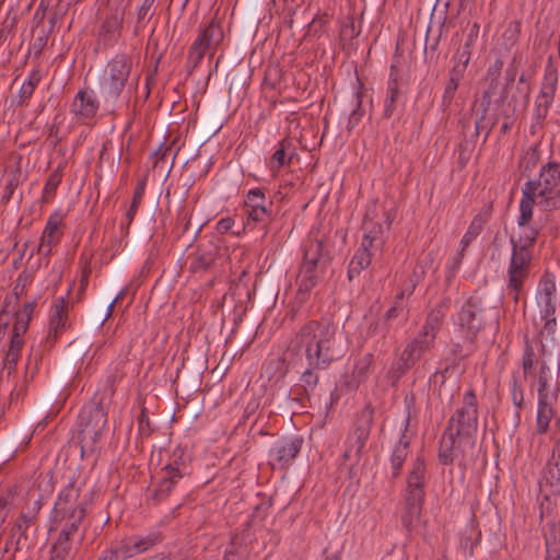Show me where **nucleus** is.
I'll return each mask as SVG.
<instances>
[{
	"instance_id": "f257e3e1",
	"label": "nucleus",
	"mask_w": 560,
	"mask_h": 560,
	"mask_svg": "<svg viewBox=\"0 0 560 560\" xmlns=\"http://www.w3.org/2000/svg\"><path fill=\"white\" fill-rule=\"evenodd\" d=\"M288 351L304 352L308 366L301 374L298 386L304 394L311 395L319 382L317 371L326 370L341 359L347 347L334 323L329 319H311L299 328Z\"/></svg>"
},
{
	"instance_id": "f03ea898",
	"label": "nucleus",
	"mask_w": 560,
	"mask_h": 560,
	"mask_svg": "<svg viewBox=\"0 0 560 560\" xmlns=\"http://www.w3.org/2000/svg\"><path fill=\"white\" fill-rule=\"evenodd\" d=\"M427 464L422 456L411 460L401 492L400 522L404 529L411 533L420 523L427 487Z\"/></svg>"
},
{
	"instance_id": "7ed1b4c3",
	"label": "nucleus",
	"mask_w": 560,
	"mask_h": 560,
	"mask_svg": "<svg viewBox=\"0 0 560 560\" xmlns=\"http://www.w3.org/2000/svg\"><path fill=\"white\" fill-rule=\"evenodd\" d=\"M385 224L364 219L362 241L348 265V280L353 281L373 260L381 259L394 215L385 213Z\"/></svg>"
},
{
	"instance_id": "20e7f679",
	"label": "nucleus",
	"mask_w": 560,
	"mask_h": 560,
	"mask_svg": "<svg viewBox=\"0 0 560 560\" xmlns=\"http://www.w3.org/2000/svg\"><path fill=\"white\" fill-rule=\"evenodd\" d=\"M483 312L481 299L470 296L453 316V324L462 339L452 343L455 357L466 358L475 351L477 335L485 328Z\"/></svg>"
},
{
	"instance_id": "39448f33",
	"label": "nucleus",
	"mask_w": 560,
	"mask_h": 560,
	"mask_svg": "<svg viewBox=\"0 0 560 560\" xmlns=\"http://www.w3.org/2000/svg\"><path fill=\"white\" fill-rule=\"evenodd\" d=\"M560 183V163L550 161L541 166L537 179H528L522 188L521 208L522 221L530 214V205L536 199L550 195Z\"/></svg>"
},
{
	"instance_id": "423d86ee",
	"label": "nucleus",
	"mask_w": 560,
	"mask_h": 560,
	"mask_svg": "<svg viewBox=\"0 0 560 560\" xmlns=\"http://www.w3.org/2000/svg\"><path fill=\"white\" fill-rule=\"evenodd\" d=\"M446 428L465 441L469 450L474 448L478 430V402L472 389L465 393L463 406L451 416Z\"/></svg>"
},
{
	"instance_id": "0eeeda50",
	"label": "nucleus",
	"mask_w": 560,
	"mask_h": 560,
	"mask_svg": "<svg viewBox=\"0 0 560 560\" xmlns=\"http://www.w3.org/2000/svg\"><path fill=\"white\" fill-rule=\"evenodd\" d=\"M132 59L126 54L115 55L106 65L101 78V90L106 101L116 102L128 84Z\"/></svg>"
},
{
	"instance_id": "6e6552de",
	"label": "nucleus",
	"mask_w": 560,
	"mask_h": 560,
	"mask_svg": "<svg viewBox=\"0 0 560 560\" xmlns=\"http://www.w3.org/2000/svg\"><path fill=\"white\" fill-rule=\"evenodd\" d=\"M106 423V412L100 404L89 405L81 409L78 419V433L82 455L94 451Z\"/></svg>"
},
{
	"instance_id": "1a4fd4ad",
	"label": "nucleus",
	"mask_w": 560,
	"mask_h": 560,
	"mask_svg": "<svg viewBox=\"0 0 560 560\" xmlns=\"http://www.w3.org/2000/svg\"><path fill=\"white\" fill-rule=\"evenodd\" d=\"M512 255L506 270V289L512 293L513 301L518 303L523 294L524 284L529 277L533 253L530 248L515 244L511 236Z\"/></svg>"
},
{
	"instance_id": "9d476101",
	"label": "nucleus",
	"mask_w": 560,
	"mask_h": 560,
	"mask_svg": "<svg viewBox=\"0 0 560 560\" xmlns=\"http://www.w3.org/2000/svg\"><path fill=\"white\" fill-rule=\"evenodd\" d=\"M445 316L446 305L444 303L436 304L427 314L419 332L410 339L419 345L420 348L430 351L435 345V339L444 324Z\"/></svg>"
},
{
	"instance_id": "9b49d317",
	"label": "nucleus",
	"mask_w": 560,
	"mask_h": 560,
	"mask_svg": "<svg viewBox=\"0 0 560 560\" xmlns=\"http://www.w3.org/2000/svg\"><path fill=\"white\" fill-rule=\"evenodd\" d=\"M558 85V72L553 67H547L541 82L540 91L535 98L534 119L537 124H542L548 116L549 109L553 103Z\"/></svg>"
},
{
	"instance_id": "f8f14e48",
	"label": "nucleus",
	"mask_w": 560,
	"mask_h": 560,
	"mask_svg": "<svg viewBox=\"0 0 560 560\" xmlns=\"http://www.w3.org/2000/svg\"><path fill=\"white\" fill-rule=\"evenodd\" d=\"M374 419V409L369 405L365 406L358 415L353 429L350 432L347 444L354 447V456L358 462L364 451L365 444L370 438L372 424Z\"/></svg>"
},
{
	"instance_id": "ddd939ff",
	"label": "nucleus",
	"mask_w": 560,
	"mask_h": 560,
	"mask_svg": "<svg viewBox=\"0 0 560 560\" xmlns=\"http://www.w3.org/2000/svg\"><path fill=\"white\" fill-rule=\"evenodd\" d=\"M125 19V8L115 5L109 8V13L101 24L97 32V42L104 47H113L119 39Z\"/></svg>"
},
{
	"instance_id": "4468645a",
	"label": "nucleus",
	"mask_w": 560,
	"mask_h": 560,
	"mask_svg": "<svg viewBox=\"0 0 560 560\" xmlns=\"http://www.w3.org/2000/svg\"><path fill=\"white\" fill-rule=\"evenodd\" d=\"M302 438L285 439L276 443L269 451L270 465L272 468H285L300 453Z\"/></svg>"
},
{
	"instance_id": "2eb2a0df",
	"label": "nucleus",
	"mask_w": 560,
	"mask_h": 560,
	"mask_svg": "<svg viewBox=\"0 0 560 560\" xmlns=\"http://www.w3.org/2000/svg\"><path fill=\"white\" fill-rule=\"evenodd\" d=\"M425 352L427 350L420 348V346L415 341L407 339L401 354L393 363L389 370V375L393 382H397L401 376H404Z\"/></svg>"
},
{
	"instance_id": "dca6fc26",
	"label": "nucleus",
	"mask_w": 560,
	"mask_h": 560,
	"mask_svg": "<svg viewBox=\"0 0 560 560\" xmlns=\"http://www.w3.org/2000/svg\"><path fill=\"white\" fill-rule=\"evenodd\" d=\"M163 471H165V476L161 479L158 487L151 492L148 498L149 503L159 504L165 501L178 480L185 476L184 466H165Z\"/></svg>"
},
{
	"instance_id": "f3484780",
	"label": "nucleus",
	"mask_w": 560,
	"mask_h": 560,
	"mask_svg": "<svg viewBox=\"0 0 560 560\" xmlns=\"http://www.w3.org/2000/svg\"><path fill=\"white\" fill-rule=\"evenodd\" d=\"M469 450L468 445H465V441L458 439V435L454 431H450L445 428L439 447V460L443 465L452 464L455 458Z\"/></svg>"
},
{
	"instance_id": "a211bd4d",
	"label": "nucleus",
	"mask_w": 560,
	"mask_h": 560,
	"mask_svg": "<svg viewBox=\"0 0 560 560\" xmlns=\"http://www.w3.org/2000/svg\"><path fill=\"white\" fill-rule=\"evenodd\" d=\"M325 272V268H319L317 266H312V264L302 261L296 277L298 298L301 302H304L307 299L308 293L317 285Z\"/></svg>"
},
{
	"instance_id": "6ab92c4d",
	"label": "nucleus",
	"mask_w": 560,
	"mask_h": 560,
	"mask_svg": "<svg viewBox=\"0 0 560 560\" xmlns=\"http://www.w3.org/2000/svg\"><path fill=\"white\" fill-rule=\"evenodd\" d=\"M69 303L65 298H58L54 302L50 311L49 331L46 342L51 347L59 335L67 327Z\"/></svg>"
},
{
	"instance_id": "aec40b11",
	"label": "nucleus",
	"mask_w": 560,
	"mask_h": 560,
	"mask_svg": "<svg viewBox=\"0 0 560 560\" xmlns=\"http://www.w3.org/2000/svg\"><path fill=\"white\" fill-rule=\"evenodd\" d=\"M71 113L78 121L93 119L98 110V101L93 91L80 90L71 103Z\"/></svg>"
},
{
	"instance_id": "412c9836",
	"label": "nucleus",
	"mask_w": 560,
	"mask_h": 560,
	"mask_svg": "<svg viewBox=\"0 0 560 560\" xmlns=\"http://www.w3.org/2000/svg\"><path fill=\"white\" fill-rule=\"evenodd\" d=\"M302 249L304 262L327 269L331 261V256L323 240L308 237L304 241Z\"/></svg>"
},
{
	"instance_id": "4be33fe9",
	"label": "nucleus",
	"mask_w": 560,
	"mask_h": 560,
	"mask_svg": "<svg viewBox=\"0 0 560 560\" xmlns=\"http://www.w3.org/2000/svg\"><path fill=\"white\" fill-rule=\"evenodd\" d=\"M410 423L409 415L404 421L402 433L399 441L395 444L389 457L392 479L395 480L401 472L402 466L409 454L410 438L407 435L408 427Z\"/></svg>"
},
{
	"instance_id": "5701e85b",
	"label": "nucleus",
	"mask_w": 560,
	"mask_h": 560,
	"mask_svg": "<svg viewBox=\"0 0 560 560\" xmlns=\"http://www.w3.org/2000/svg\"><path fill=\"white\" fill-rule=\"evenodd\" d=\"M492 214V205H486L476 214L470 222L466 233L460 240V254L457 260V265L460 264V259L464 255V252L469 246V244L482 232L485 224L489 221Z\"/></svg>"
},
{
	"instance_id": "b1692460",
	"label": "nucleus",
	"mask_w": 560,
	"mask_h": 560,
	"mask_svg": "<svg viewBox=\"0 0 560 560\" xmlns=\"http://www.w3.org/2000/svg\"><path fill=\"white\" fill-rule=\"evenodd\" d=\"M219 255V247L208 242L198 246L197 250L191 256L189 270L191 272H201L208 270L215 261Z\"/></svg>"
},
{
	"instance_id": "393cba45",
	"label": "nucleus",
	"mask_w": 560,
	"mask_h": 560,
	"mask_svg": "<svg viewBox=\"0 0 560 560\" xmlns=\"http://www.w3.org/2000/svg\"><path fill=\"white\" fill-rule=\"evenodd\" d=\"M536 300L540 310L548 311V308H556V281L552 273L546 271L541 276L537 288Z\"/></svg>"
},
{
	"instance_id": "a878e982",
	"label": "nucleus",
	"mask_w": 560,
	"mask_h": 560,
	"mask_svg": "<svg viewBox=\"0 0 560 560\" xmlns=\"http://www.w3.org/2000/svg\"><path fill=\"white\" fill-rule=\"evenodd\" d=\"M534 206L535 205H530V214L528 218H526L525 221H522L523 212H522V208L520 207V215L517 217V225L521 229V232H520L518 238L517 240L515 238L516 245L525 246L530 249H533V247L536 243L537 236L539 234V231H540V226L536 222L530 224V222L533 220Z\"/></svg>"
},
{
	"instance_id": "bb28decb",
	"label": "nucleus",
	"mask_w": 560,
	"mask_h": 560,
	"mask_svg": "<svg viewBox=\"0 0 560 560\" xmlns=\"http://www.w3.org/2000/svg\"><path fill=\"white\" fill-rule=\"evenodd\" d=\"M33 523V517L22 514L11 528L10 536L5 542L4 552L9 551V546L14 545V551L10 559H13L15 552L23 547V540H26V530Z\"/></svg>"
},
{
	"instance_id": "cd10ccee",
	"label": "nucleus",
	"mask_w": 560,
	"mask_h": 560,
	"mask_svg": "<svg viewBox=\"0 0 560 560\" xmlns=\"http://www.w3.org/2000/svg\"><path fill=\"white\" fill-rule=\"evenodd\" d=\"M79 499V489L74 487L73 483H69L65 487L59 495L58 500L55 503V511L61 516H66L71 510L77 508H84L83 503L78 502Z\"/></svg>"
},
{
	"instance_id": "c85d7f7f",
	"label": "nucleus",
	"mask_w": 560,
	"mask_h": 560,
	"mask_svg": "<svg viewBox=\"0 0 560 560\" xmlns=\"http://www.w3.org/2000/svg\"><path fill=\"white\" fill-rule=\"evenodd\" d=\"M544 480L552 493L560 492V442L556 443L551 457L544 469Z\"/></svg>"
},
{
	"instance_id": "c756f323",
	"label": "nucleus",
	"mask_w": 560,
	"mask_h": 560,
	"mask_svg": "<svg viewBox=\"0 0 560 560\" xmlns=\"http://www.w3.org/2000/svg\"><path fill=\"white\" fill-rule=\"evenodd\" d=\"M556 308L540 310V322L541 326L538 330L539 341L542 350H545L546 343H553L556 341L557 319Z\"/></svg>"
},
{
	"instance_id": "7c9ffc66",
	"label": "nucleus",
	"mask_w": 560,
	"mask_h": 560,
	"mask_svg": "<svg viewBox=\"0 0 560 560\" xmlns=\"http://www.w3.org/2000/svg\"><path fill=\"white\" fill-rule=\"evenodd\" d=\"M85 516V508H77L74 510H71L70 513H68L66 516H62L66 518V523L60 530L58 538H63L66 541H73L75 538V535L78 533L79 526Z\"/></svg>"
},
{
	"instance_id": "2f4dec72",
	"label": "nucleus",
	"mask_w": 560,
	"mask_h": 560,
	"mask_svg": "<svg viewBox=\"0 0 560 560\" xmlns=\"http://www.w3.org/2000/svg\"><path fill=\"white\" fill-rule=\"evenodd\" d=\"M63 222V215L55 212L52 213L44 228L40 242L47 244V245H54L56 246L60 242L61 233H60V226Z\"/></svg>"
},
{
	"instance_id": "473e14b6",
	"label": "nucleus",
	"mask_w": 560,
	"mask_h": 560,
	"mask_svg": "<svg viewBox=\"0 0 560 560\" xmlns=\"http://www.w3.org/2000/svg\"><path fill=\"white\" fill-rule=\"evenodd\" d=\"M373 363V355L371 353H364L355 360L354 368L352 371V378L348 383L351 389L358 388V386L364 382L369 375L370 368Z\"/></svg>"
},
{
	"instance_id": "72a5a7b5",
	"label": "nucleus",
	"mask_w": 560,
	"mask_h": 560,
	"mask_svg": "<svg viewBox=\"0 0 560 560\" xmlns=\"http://www.w3.org/2000/svg\"><path fill=\"white\" fill-rule=\"evenodd\" d=\"M555 402L538 401L536 417V432L540 435L546 434L550 428L552 419L556 417L553 410Z\"/></svg>"
},
{
	"instance_id": "f704fd0d",
	"label": "nucleus",
	"mask_w": 560,
	"mask_h": 560,
	"mask_svg": "<svg viewBox=\"0 0 560 560\" xmlns=\"http://www.w3.org/2000/svg\"><path fill=\"white\" fill-rule=\"evenodd\" d=\"M163 540L160 530H151L145 536L138 537L133 542H129L132 556L143 553Z\"/></svg>"
},
{
	"instance_id": "c9c22d12",
	"label": "nucleus",
	"mask_w": 560,
	"mask_h": 560,
	"mask_svg": "<svg viewBox=\"0 0 560 560\" xmlns=\"http://www.w3.org/2000/svg\"><path fill=\"white\" fill-rule=\"evenodd\" d=\"M464 73L465 72L460 71V69H452L450 73V79L445 84L444 92L442 95L441 107L443 108V110H446L452 105L459 81L463 79Z\"/></svg>"
},
{
	"instance_id": "e433bc0d",
	"label": "nucleus",
	"mask_w": 560,
	"mask_h": 560,
	"mask_svg": "<svg viewBox=\"0 0 560 560\" xmlns=\"http://www.w3.org/2000/svg\"><path fill=\"white\" fill-rule=\"evenodd\" d=\"M547 560H560V525L551 524L546 536Z\"/></svg>"
},
{
	"instance_id": "4c0bfd02",
	"label": "nucleus",
	"mask_w": 560,
	"mask_h": 560,
	"mask_svg": "<svg viewBox=\"0 0 560 560\" xmlns=\"http://www.w3.org/2000/svg\"><path fill=\"white\" fill-rule=\"evenodd\" d=\"M63 164H59L48 176L44 190H43V200L48 202L51 198L55 197L56 189L60 185L62 180L63 174Z\"/></svg>"
},
{
	"instance_id": "58836bf2",
	"label": "nucleus",
	"mask_w": 560,
	"mask_h": 560,
	"mask_svg": "<svg viewBox=\"0 0 560 560\" xmlns=\"http://www.w3.org/2000/svg\"><path fill=\"white\" fill-rule=\"evenodd\" d=\"M223 31L219 24L211 22L197 38L201 39V42L208 46L209 48H214L218 46L223 39Z\"/></svg>"
},
{
	"instance_id": "ea45409f",
	"label": "nucleus",
	"mask_w": 560,
	"mask_h": 560,
	"mask_svg": "<svg viewBox=\"0 0 560 560\" xmlns=\"http://www.w3.org/2000/svg\"><path fill=\"white\" fill-rule=\"evenodd\" d=\"M73 556L72 542L58 538L51 547L49 560H73Z\"/></svg>"
},
{
	"instance_id": "a19ab883",
	"label": "nucleus",
	"mask_w": 560,
	"mask_h": 560,
	"mask_svg": "<svg viewBox=\"0 0 560 560\" xmlns=\"http://www.w3.org/2000/svg\"><path fill=\"white\" fill-rule=\"evenodd\" d=\"M291 142L287 139H283L279 143V148L275 151L272 156L270 158L269 167L272 172L279 171L282 166L290 162V158H287V150L290 148Z\"/></svg>"
},
{
	"instance_id": "79ce46f5",
	"label": "nucleus",
	"mask_w": 560,
	"mask_h": 560,
	"mask_svg": "<svg viewBox=\"0 0 560 560\" xmlns=\"http://www.w3.org/2000/svg\"><path fill=\"white\" fill-rule=\"evenodd\" d=\"M388 331V320L384 317L371 320L366 327L365 334L368 338H377V341H385Z\"/></svg>"
},
{
	"instance_id": "37998d69",
	"label": "nucleus",
	"mask_w": 560,
	"mask_h": 560,
	"mask_svg": "<svg viewBox=\"0 0 560 560\" xmlns=\"http://www.w3.org/2000/svg\"><path fill=\"white\" fill-rule=\"evenodd\" d=\"M155 0H143L137 13V21L135 25V35H138L139 32L147 25L150 19L153 15V4Z\"/></svg>"
},
{
	"instance_id": "c03bdc74",
	"label": "nucleus",
	"mask_w": 560,
	"mask_h": 560,
	"mask_svg": "<svg viewBox=\"0 0 560 560\" xmlns=\"http://www.w3.org/2000/svg\"><path fill=\"white\" fill-rule=\"evenodd\" d=\"M538 401L556 402L559 393L558 382H538Z\"/></svg>"
},
{
	"instance_id": "a18cd8bd",
	"label": "nucleus",
	"mask_w": 560,
	"mask_h": 560,
	"mask_svg": "<svg viewBox=\"0 0 560 560\" xmlns=\"http://www.w3.org/2000/svg\"><path fill=\"white\" fill-rule=\"evenodd\" d=\"M475 44L476 43L465 39L464 45L454 56V60H455V63L453 67L454 69H460V71H463V72L466 71V68L469 63Z\"/></svg>"
},
{
	"instance_id": "49530a36",
	"label": "nucleus",
	"mask_w": 560,
	"mask_h": 560,
	"mask_svg": "<svg viewBox=\"0 0 560 560\" xmlns=\"http://www.w3.org/2000/svg\"><path fill=\"white\" fill-rule=\"evenodd\" d=\"M269 207H259V208H252L246 209L247 220L248 222H255V223H268L272 220V201L268 202Z\"/></svg>"
},
{
	"instance_id": "de8ad7c7",
	"label": "nucleus",
	"mask_w": 560,
	"mask_h": 560,
	"mask_svg": "<svg viewBox=\"0 0 560 560\" xmlns=\"http://www.w3.org/2000/svg\"><path fill=\"white\" fill-rule=\"evenodd\" d=\"M132 556L129 544H122L117 548L104 550L97 560H127Z\"/></svg>"
},
{
	"instance_id": "09e8293b",
	"label": "nucleus",
	"mask_w": 560,
	"mask_h": 560,
	"mask_svg": "<svg viewBox=\"0 0 560 560\" xmlns=\"http://www.w3.org/2000/svg\"><path fill=\"white\" fill-rule=\"evenodd\" d=\"M270 200H267L265 192L260 188H254L250 189L245 199V208L252 209V208H259V207H269L268 202Z\"/></svg>"
},
{
	"instance_id": "8fccbe9b",
	"label": "nucleus",
	"mask_w": 560,
	"mask_h": 560,
	"mask_svg": "<svg viewBox=\"0 0 560 560\" xmlns=\"http://www.w3.org/2000/svg\"><path fill=\"white\" fill-rule=\"evenodd\" d=\"M145 184L143 182H139L133 191L132 200L129 209L126 212L127 223L130 224L138 211L139 205L142 200L144 194Z\"/></svg>"
},
{
	"instance_id": "3c124183",
	"label": "nucleus",
	"mask_w": 560,
	"mask_h": 560,
	"mask_svg": "<svg viewBox=\"0 0 560 560\" xmlns=\"http://www.w3.org/2000/svg\"><path fill=\"white\" fill-rule=\"evenodd\" d=\"M248 551L246 546H242L233 539L224 552L223 560H247Z\"/></svg>"
},
{
	"instance_id": "603ef678",
	"label": "nucleus",
	"mask_w": 560,
	"mask_h": 560,
	"mask_svg": "<svg viewBox=\"0 0 560 560\" xmlns=\"http://www.w3.org/2000/svg\"><path fill=\"white\" fill-rule=\"evenodd\" d=\"M560 364L558 361L552 366L542 362L540 365L538 382H558Z\"/></svg>"
},
{
	"instance_id": "864d4df0",
	"label": "nucleus",
	"mask_w": 560,
	"mask_h": 560,
	"mask_svg": "<svg viewBox=\"0 0 560 560\" xmlns=\"http://www.w3.org/2000/svg\"><path fill=\"white\" fill-rule=\"evenodd\" d=\"M355 108H353L348 117L347 129L352 130L361 121L364 110L362 109V95L361 92L354 94Z\"/></svg>"
},
{
	"instance_id": "5fc2aeb1",
	"label": "nucleus",
	"mask_w": 560,
	"mask_h": 560,
	"mask_svg": "<svg viewBox=\"0 0 560 560\" xmlns=\"http://www.w3.org/2000/svg\"><path fill=\"white\" fill-rule=\"evenodd\" d=\"M399 91L396 83L389 84L387 89V96L384 101V117L389 118L395 112V103L397 101Z\"/></svg>"
},
{
	"instance_id": "6e6d98bb",
	"label": "nucleus",
	"mask_w": 560,
	"mask_h": 560,
	"mask_svg": "<svg viewBox=\"0 0 560 560\" xmlns=\"http://www.w3.org/2000/svg\"><path fill=\"white\" fill-rule=\"evenodd\" d=\"M42 355H43V353H42L39 347L31 348V352L28 354L27 362L25 364L26 376L30 374L31 378H33L34 374L37 371L38 364L42 361Z\"/></svg>"
},
{
	"instance_id": "4d7b16f0",
	"label": "nucleus",
	"mask_w": 560,
	"mask_h": 560,
	"mask_svg": "<svg viewBox=\"0 0 560 560\" xmlns=\"http://www.w3.org/2000/svg\"><path fill=\"white\" fill-rule=\"evenodd\" d=\"M430 265L431 260L428 258L418 260L412 269V272L408 277L411 280V282L418 285L424 279V276Z\"/></svg>"
},
{
	"instance_id": "13d9d810",
	"label": "nucleus",
	"mask_w": 560,
	"mask_h": 560,
	"mask_svg": "<svg viewBox=\"0 0 560 560\" xmlns=\"http://www.w3.org/2000/svg\"><path fill=\"white\" fill-rule=\"evenodd\" d=\"M404 293H397L394 298L393 305L386 311L384 317L390 322L397 318L400 313L405 310Z\"/></svg>"
},
{
	"instance_id": "bf43d9fd",
	"label": "nucleus",
	"mask_w": 560,
	"mask_h": 560,
	"mask_svg": "<svg viewBox=\"0 0 560 560\" xmlns=\"http://www.w3.org/2000/svg\"><path fill=\"white\" fill-rule=\"evenodd\" d=\"M511 396L514 406L520 409L524 401V390L518 384L517 375L515 373L512 375Z\"/></svg>"
},
{
	"instance_id": "052dcab7",
	"label": "nucleus",
	"mask_w": 560,
	"mask_h": 560,
	"mask_svg": "<svg viewBox=\"0 0 560 560\" xmlns=\"http://www.w3.org/2000/svg\"><path fill=\"white\" fill-rule=\"evenodd\" d=\"M20 355L18 352L7 351L3 359L2 374L5 373L7 376H10L15 371Z\"/></svg>"
},
{
	"instance_id": "680f3d73",
	"label": "nucleus",
	"mask_w": 560,
	"mask_h": 560,
	"mask_svg": "<svg viewBox=\"0 0 560 560\" xmlns=\"http://www.w3.org/2000/svg\"><path fill=\"white\" fill-rule=\"evenodd\" d=\"M137 422H138V434L141 438L150 436L152 430L150 428L149 416H148L145 409L141 410L140 415L137 418Z\"/></svg>"
},
{
	"instance_id": "e2e57ef3",
	"label": "nucleus",
	"mask_w": 560,
	"mask_h": 560,
	"mask_svg": "<svg viewBox=\"0 0 560 560\" xmlns=\"http://www.w3.org/2000/svg\"><path fill=\"white\" fill-rule=\"evenodd\" d=\"M31 320V316L26 313H23L21 311H18L15 313V322L13 324V330L20 331V332H26L28 328V323Z\"/></svg>"
},
{
	"instance_id": "0e129e2a",
	"label": "nucleus",
	"mask_w": 560,
	"mask_h": 560,
	"mask_svg": "<svg viewBox=\"0 0 560 560\" xmlns=\"http://www.w3.org/2000/svg\"><path fill=\"white\" fill-rule=\"evenodd\" d=\"M24 334L25 332H20V331L12 329V336L10 339V345H9L8 351L18 352L19 354H21V350L24 345V339H23Z\"/></svg>"
},
{
	"instance_id": "69168bd1",
	"label": "nucleus",
	"mask_w": 560,
	"mask_h": 560,
	"mask_svg": "<svg viewBox=\"0 0 560 560\" xmlns=\"http://www.w3.org/2000/svg\"><path fill=\"white\" fill-rule=\"evenodd\" d=\"M35 91V88L26 84L23 82L20 92H19V102L18 104L20 106H24L27 104L28 100L32 97L33 93Z\"/></svg>"
},
{
	"instance_id": "338daca9",
	"label": "nucleus",
	"mask_w": 560,
	"mask_h": 560,
	"mask_svg": "<svg viewBox=\"0 0 560 560\" xmlns=\"http://www.w3.org/2000/svg\"><path fill=\"white\" fill-rule=\"evenodd\" d=\"M48 35L45 31H42L38 36H36L32 43V50L35 54H40L45 46L47 45Z\"/></svg>"
},
{
	"instance_id": "774afa93",
	"label": "nucleus",
	"mask_w": 560,
	"mask_h": 560,
	"mask_svg": "<svg viewBox=\"0 0 560 560\" xmlns=\"http://www.w3.org/2000/svg\"><path fill=\"white\" fill-rule=\"evenodd\" d=\"M534 366V351L530 347L526 348L525 353L523 355V370L524 374L527 375L532 372Z\"/></svg>"
}]
</instances>
